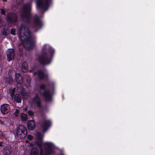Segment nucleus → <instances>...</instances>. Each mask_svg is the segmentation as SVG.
I'll use <instances>...</instances> for the list:
<instances>
[{
    "label": "nucleus",
    "instance_id": "obj_1",
    "mask_svg": "<svg viewBox=\"0 0 155 155\" xmlns=\"http://www.w3.org/2000/svg\"><path fill=\"white\" fill-rule=\"evenodd\" d=\"M18 34L20 38L22 41L24 48L27 50L31 49L34 46L35 39L31 35V32L26 24H21L18 29Z\"/></svg>",
    "mask_w": 155,
    "mask_h": 155
},
{
    "label": "nucleus",
    "instance_id": "obj_2",
    "mask_svg": "<svg viewBox=\"0 0 155 155\" xmlns=\"http://www.w3.org/2000/svg\"><path fill=\"white\" fill-rule=\"evenodd\" d=\"M53 144L46 142L40 147V155H51L54 149Z\"/></svg>",
    "mask_w": 155,
    "mask_h": 155
},
{
    "label": "nucleus",
    "instance_id": "obj_3",
    "mask_svg": "<svg viewBox=\"0 0 155 155\" xmlns=\"http://www.w3.org/2000/svg\"><path fill=\"white\" fill-rule=\"evenodd\" d=\"M15 79L17 82V91L21 93V95L23 97L24 99H27L28 97L29 93L26 92L24 90L22 87L21 86V84L22 82V78L21 75L19 74H16Z\"/></svg>",
    "mask_w": 155,
    "mask_h": 155
},
{
    "label": "nucleus",
    "instance_id": "obj_4",
    "mask_svg": "<svg viewBox=\"0 0 155 155\" xmlns=\"http://www.w3.org/2000/svg\"><path fill=\"white\" fill-rule=\"evenodd\" d=\"M31 6L30 4L25 5L20 11L21 16L23 19L28 22H29L30 18Z\"/></svg>",
    "mask_w": 155,
    "mask_h": 155
},
{
    "label": "nucleus",
    "instance_id": "obj_5",
    "mask_svg": "<svg viewBox=\"0 0 155 155\" xmlns=\"http://www.w3.org/2000/svg\"><path fill=\"white\" fill-rule=\"evenodd\" d=\"M37 60L43 65L48 64L51 62V56L45 52V49H43L42 54L38 56Z\"/></svg>",
    "mask_w": 155,
    "mask_h": 155
},
{
    "label": "nucleus",
    "instance_id": "obj_6",
    "mask_svg": "<svg viewBox=\"0 0 155 155\" xmlns=\"http://www.w3.org/2000/svg\"><path fill=\"white\" fill-rule=\"evenodd\" d=\"M36 4L38 9L47 10L49 5L51 3L52 0H36Z\"/></svg>",
    "mask_w": 155,
    "mask_h": 155
},
{
    "label": "nucleus",
    "instance_id": "obj_7",
    "mask_svg": "<svg viewBox=\"0 0 155 155\" xmlns=\"http://www.w3.org/2000/svg\"><path fill=\"white\" fill-rule=\"evenodd\" d=\"M42 23L37 15H35L33 17V21L32 24V27L36 28L35 31L41 27Z\"/></svg>",
    "mask_w": 155,
    "mask_h": 155
},
{
    "label": "nucleus",
    "instance_id": "obj_8",
    "mask_svg": "<svg viewBox=\"0 0 155 155\" xmlns=\"http://www.w3.org/2000/svg\"><path fill=\"white\" fill-rule=\"evenodd\" d=\"M7 21L9 23L15 22L17 21V16L14 13L9 12L6 16Z\"/></svg>",
    "mask_w": 155,
    "mask_h": 155
},
{
    "label": "nucleus",
    "instance_id": "obj_9",
    "mask_svg": "<svg viewBox=\"0 0 155 155\" xmlns=\"http://www.w3.org/2000/svg\"><path fill=\"white\" fill-rule=\"evenodd\" d=\"M0 110L2 113L5 114L9 112L10 110L9 105L8 104H5L1 106Z\"/></svg>",
    "mask_w": 155,
    "mask_h": 155
},
{
    "label": "nucleus",
    "instance_id": "obj_10",
    "mask_svg": "<svg viewBox=\"0 0 155 155\" xmlns=\"http://www.w3.org/2000/svg\"><path fill=\"white\" fill-rule=\"evenodd\" d=\"M32 102L35 104L38 107H41V100L37 94H35V96L32 100Z\"/></svg>",
    "mask_w": 155,
    "mask_h": 155
},
{
    "label": "nucleus",
    "instance_id": "obj_11",
    "mask_svg": "<svg viewBox=\"0 0 155 155\" xmlns=\"http://www.w3.org/2000/svg\"><path fill=\"white\" fill-rule=\"evenodd\" d=\"M7 60L8 61L12 60L14 57V51L13 49H9L7 53Z\"/></svg>",
    "mask_w": 155,
    "mask_h": 155
},
{
    "label": "nucleus",
    "instance_id": "obj_12",
    "mask_svg": "<svg viewBox=\"0 0 155 155\" xmlns=\"http://www.w3.org/2000/svg\"><path fill=\"white\" fill-rule=\"evenodd\" d=\"M51 125V123L49 120L44 121L41 125V127L43 130V132H45Z\"/></svg>",
    "mask_w": 155,
    "mask_h": 155
},
{
    "label": "nucleus",
    "instance_id": "obj_13",
    "mask_svg": "<svg viewBox=\"0 0 155 155\" xmlns=\"http://www.w3.org/2000/svg\"><path fill=\"white\" fill-rule=\"evenodd\" d=\"M13 150L12 147L9 146H6L4 148L3 153L6 155H9L11 154Z\"/></svg>",
    "mask_w": 155,
    "mask_h": 155
},
{
    "label": "nucleus",
    "instance_id": "obj_14",
    "mask_svg": "<svg viewBox=\"0 0 155 155\" xmlns=\"http://www.w3.org/2000/svg\"><path fill=\"white\" fill-rule=\"evenodd\" d=\"M28 127L30 130H33L35 128V124L33 120L28 121L27 123Z\"/></svg>",
    "mask_w": 155,
    "mask_h": 155
},
{
    "label": "nucleus",
    "instance_id": "obj_15",
    "mask_svg": "<svg viewBox=\"0 0 155 155\" xmlns=\"http://www.w3.org/2000/svg\"><path fill=\"white\" fill-rule=\"evenodd\" d=\"M43 94L46 101H49L51 99V96L49 91L45 90Z\"/></svg>",
    "mask_w": 155,
    "mask_h": 155
},
{
    "label": "nucleus",
    "instance_id": "obj_16",
    "mask_svg": "<svg viewBox=\"0 0 155 155\" xmlns=\"http://www.w3.org/2000/svg\"><path fill=\"white\" fill-rule=\"evenodd\" d=\"M38 74L39 78L41 80L47 79L48 78L47 75L45 74L44 72L41 70L38 71Z\"/></svg>",
    "mask_w": 155,
    "mask_h": 155
},
{
    "label": "nucleus",
    "instance_id": "obj_17",
    "mask_svg": "<svg viewBox=\"0 0 155 155\" xmlns=\"http://www.w3.org/2000/svg\"><path fill=\"white\" fill-rule=\"evenodd\" d=\"M14 100L16 102L18 103H20L21 101L22 98L20 95L18 94L14 95Z\"/></svg>",
    "mask_w": 155,
    "mask_h": 155
},
{
    "label": "nucleus",
    "instance_id": "obj_18",
    "mask_svg": "<svg viewBox=\"0 0 155 155\" xmlns=\"http://www.w3.org/2000/svg\"><path fill=\"white\" fill-rule=\"evenodd\" d=\"M18 130L19 134V131H21L22 133H25L26 134L27 133V130L26 128L23 125H19L17 129V130Z\"/></svg>",
    "mask_w": 155,
    "mask_h": 155
},
{
    "label": "nucleus",
    "instance_id": "obj_19",
    "mask_svg": "<svg viewBox=\"0 0 155 155\" xmlns=\"http://www.w3.org/2000/svg\"><path fill=\"white\" fill-rule=\"evenodd\" d=\"M5 82L8 84H11L12 83L13 81V79L12 78V76L9 75L8 76H7L5 79Z\"/></svg>",
    "mask_w": 155,
    "mask_h": 155
},
{
    "label": "nucleus",
    "instance_id": "obj_20",
    "mask_svg": "<svg viewBox=\"0 0 155 155\" xmlns=\"http://www.w3.org/2000/svg\"><path fill=\"white\" fill-rule=\"evenodd\" d=\"M28 68V65L26 61H24L21 67V69L23 72H25L27 71Z\"/></svg>",
    "mask_w": 155,
    "mask_h": 155
},
{
    "label": "nucleus",
    "instance_id": "obj_21",
    "mask_svg": "<svg viewBox=\"0 0 155 155\" xmlns=\"http://www.w3.org/2000/svg\"><path fill=\"white\" fill-rule=\"evenodd\" d=\"M31 155H38V149L36 148H32L31 151Z\"/></svg>",
    "mask_w": 155,
    "mask_h": 155
},
{
    "label": "nucleus",
    "instance_id": "obj_22",
    "mask_svg": "<svg viewBox=\"0 0 155 155\" xmlns=\"http://www.w3.org/2000/svg\"><path fill=\"white\" fill-rule=\"evenodd\" d=\"M18 130H17L16 134L18 137L20 138H23L26 136V134L25 133H22L21 131H19V134L18 133Z\"/></svg>",
    "mask_w": 155,
    "mask_h": 155
},
{
    "label": "nucleus",
    "instance_id": "obj_23",
    "mask_svg": "<svg viewBox=\"0 0 155 155\" xmlns=\"http://www.w3.org/2000/svg\"><path fill=\"white\" fill-rule=\"evenodd\" d=\"M27 115L24 113H22L21 115V119L24 121H25L27 120Z\"/></svg>",
    "mask_w": 155,
    "mask_h": 155
},
{
    "label": "nucleus",
    "instance_id": "obj_24",
    "mask_svg": "<svg viewBox=\"0 0 155 155\" xmlns=\"http://www.w3.org/2000/svg\"><path fill=\"white\" fill-rule=\"evenodd\" d=\"M36 136L40 140L43 137V135L41 133L38 132L36 133Z\"/></svg>",
    "mask_w": 155,
    "mask_h": 155
},
{
    "label": "nucleus",
    "instance_id": "obj_25",
    "mask_svg": "<svg viewBox=\"0 0 155 155\" xmlns=\"http://www.w3.org/2000/svg\"><path fill=\"white\" fill-rule=\"evenodd\" d=\"M46 86L44 84H42L40 86V88L41 89L45 90L46 88Z\"/></svg>",
    "mask_w": 155,
    "mask_h": 155
},
{
    "label": "nucleus",
    "instance_id": "obj_26",
    "mask_svg": "<svg viewBox=\"0 0 155 155\" xmlns=\"http://www.w3.org/2000/svg\"><path fill=\"white\" fill-rule=\"evenodd\" d=\"M11 33L13 35H15V30L13 28L11 30Z\"/></svg>",
    "mask_w": 155,
    "mask_h": 155
},
{
    "label": "nucleus",
    "instance_id": "obj_27",
    "mask_svg": "<svg viewBox=\"0 0 155 155\" xmlns=\"http://www.w3.org/2000/svg\"><path fill=\"white\" fill-rule=\"evenodd\" d=\"M28 113L30 116H32L34 114V113L31 110H28Z\"/></svg>",
    "mask_w": 155,
    "mask_h": 155
},
{
    "label": "nucleus",
    "instance_id": "obj_28",
    "mask_svg": "<svg viewBox=\"0 0 155 155\" xmlns=\"http://www.w3.org/2000/svg\"><path fill=\"white\" fill-rule=\"evenodd\" d=\"M19 113V110L18 109H17L15 110L14 112V114L15 116H17Z\"/></svg>",
    "mask_w": 155,
    "mask_h": 155
},
{
    "label": "nucleus",
    "instance_id": "obj_29",
    "mask_svg": "<svg viewBox=\"0 0 155 155\" xmlns=\"http://www.w3.org/2000/svg\"><path fill=\"white\" fill-rule=\"evenodd\" d=\"M1 11V14L2 15H5V11L2 8L0 9Z\"/></svg>",
    "mask_w": 155,
    "mask_h": 155
},
{
    "label": "nucleus",
    "instance_id": "obj_30",
    "mask_svg": "<svg viewBox=\"0 0 155 155\" xmlns=\"http://www.w3.org/2000/svg\"><path fill=\"white\" fill-rule=\"evenodd\" d=\"M27 138L28 139H29L30 140H31L33 139V137L31 135H27Z\"/></svg>",
    "mask_w": 155,
    "mask_h": 155
},
{
    "label": "nucleus",
    "instance_id": "obj_31",
    "mask_svg": "<svg viewBox=\"0 0 155 155\" xmlns=\"http://www.w3.org/2000/svg\"><path fill=\"white\" fill-rule=\"evenodd\" d=\"M12 71L11 70H9V71H8V74L7 75V76H8L9 75L10 76H12Z\"/></svg>",
    "mask_w": 155,
    "mask_h": 155
},
{
    "label": "nucleus",
    "instance_id": "obj_32",
    "mask_svg": "<svg viewBox=\"0 0 155 155\" xmlns=\"http://www.w3.org/2000/svg\"><path fill=\"white\" fill-rule=\"evenodd\" d=\"M2 34L4 35V36H6V35H7V34H6V32L5 31H2Z\"/></svg>",
    "mask_w": 155,
    "mask_h": 155
},
{
    "label": "nucleus",
    "instance_id": "obj_33",
    "mask_svg": "<svg viewBox=\"0 0 155 155\" xmlns=\"http://www.w3.org/2000/svg\"><path fill=\"white\" fill-rule=\"evenodd\" d=\"M3 143L2 141L0 142V147H2L3 146Z\"/></svg>",
    "mask_w": 155,
    "mask_h": 155
},
{
    "label": "nucleus",
    "instance_id": "obj_34",
    "mask_svg": "<svg viewBox=\"0 0 155 155\" xmlns=\"http://www.w3.org/2000/svg\"><path fill=\"white\" fill-rule=\"evenodd\" d=\"M1 22H2V20L0 19V26L1 25Z\"/></svg>",
    "mask_w": 155,
    "mask_h": 155
},
{
    "label": "nucleus",
    "instance_id": "obj_35",
    "mask_svg": "<svg viewBox=\"0 0 155 155\" xmlns=\"http://www.w3.org/2000/svg\"><path fill=\"white\" fill-rule=\"evenodd\" d=\"M37 73L36 72H35L34 73V75H35Z\"/></svg>",
    "mask_w": 155,
    "mask_h": 155
},
{
    "label": "nucleus",
    "instance_id": "obj_36",
    "mask_svg": "<svg viewBox=\"0 0 155 155\" xmlns=\"http://www.w3.org/2000/svg\"><path fill=\"white\" fill-rule=\"evenodd\" d=\"M25 142H26V143H27L28 142V140H26Z\"/></svg>",
    "mask_w": 155,
    "mask_h": 155
},
{
    "label": "nucleus",
    "instance_id": "obj_37",
    "mask_svg": "<svg viewBox=\"0 0 155 155\" xmlns=\"http://www.w3.org/2000/svg\"><path fill=\"white\" fill-rule=\"evenodd\" d=\"M2 0L5 2L6 1V0Z\"/></svg>",
    "mask_w": 155,
    "mask_h": 155
},
{
    "label": "nucleus",
    "instance_id": "obj_38",
    "mask_svg": "<svg viewBox=\"0 0 155 155\" xmlns=\"http://www.w3.org/2000/svg\"><path fill=\"white\" fill-rule=\"evenodd\" d=\"M30 71V72H31L32 71V70H30V71Z\"/></svg>",
    "mask_w": 155,
    "mask_h": 155
},
{
    "label": "nucleus",
    "instance_id": "obj_39",
    "mask_svg": "<svg viewBox=\"0 0 155 155\" xmlns=\"http://www.w3.org/2000/svg\"><path fill=\"white\" fill-rule=\"evenodd\" d=\"M39 94H41V92H39Z\"/></svg>",
    "mask_w": 155,
    "mask_h": 155
},
{
    "label": "nucleus",
    "instance_id": "obj_40",
    "mask_svg": "<svg viewBox=\"0 0 155 155\" xmlns=\"http://www.w3.org/2000/svg\"><path fill=\"white\" fill-rule=\"evenodd\" d=\"M1 124H3V123H2Z\"/></svg>",
    "mask_w": 155,
    "mask_h": 155
},
{
    "label": "nucleus",
    "instance_id": "obj_41",
    "mask_svg": "<svg viewBox=\"0 0 155 155\" xmlns=\"http://www.w3.org/2000/svg\"><path fill=\"white\" fill-rule=\"evenodd\" d=\"M61 155H64V154H61Z\"/></svg>",
    "mask_w": 155,
    "mask_h": 155
}]
</instances>
